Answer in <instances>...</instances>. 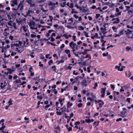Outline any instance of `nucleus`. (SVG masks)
<instances>
[{
	"label": "nucleus",
	"instance_id": "1",
	"mask_svg": "<svg viewBox=\"0 0 133 133\" xmlns=\"http://www.w3.org/2000/svg\"><path fill=\"white\" fill-rule=\"evenodd\" d=\"M73 17L76 19L78 18V20H75L74 21L73 19L72 18H70L67 21V23L70 25H74L76 23H78L81 22L82 21V18L81 16L78 17L76 14L73 15Z\"/></svg>",
	"mask_w": 133,
	"mask_h": 133
},
{
	"label": "nucleus",
	"instance_id": "2",
	"mask_svg": "<svg viewBox=\"0 0 133 133\" xmlns=\"http://www.w3.org/2000/svg\"><path fill=\"white\" fill-rule=\"evenodd\" d=\"M29 25L31 29L36 30V32L38 31L37 30L38 27L40 28L42 26L41 25L36 24L33 21L30 22Z\"/></svg>",
	"mask_w": 133,
	"mask_h": 133
},
{
	"label": "nucleus",
	"instance_id": "3",
	"mask_svg": "<svg viewBox=\"0 0 133 133\" xmlns=\"http://www.w3.org/2000/svg\"><path fill=\"white\" fill-rule=\"evenodd\" d=\"M28 26H26L25 25H23L20 28V31L21 32H25L24 35L26 36H28L30 33L28 30Z\"/></svg>",
	"mask_w": 133,
	"mask_h": 133
},
{
	"label": "nucleus",
	"instance_id": "4",
	"mask_svg": "<svg viewBox=\"0 0 133 133\" xmlns=\"http://www.w3.org/2000/svg\"><path fill=\"white\" fill-rule=\"evenodd\" d=\"M125 32L128 38H133V31L129 29H128L127 31H125Z\"/></svg>",
	"mask_w": 133,
	"mask_h": 133
},
{
	"label": "nucleus",
	"instance_id": "5",
	"mask_svg": "<svg viewBox=\"0 0 133 133\" xmlns=\"http://www.w3.org/2000/svg\"><path fill=\"white\" fill-rule=\"evenodd\" d=\"M69 46L72 49L75 48L76 50H78L79 48V46H78L76 43L73 41L69 43Z\"/></svg>",
	"mask_w": 133,
	"mask_h": 133
},
{
	"label": "nucleus",
	"instance_id": "6",
	"mask_svg": "<svg viewBox=\"0 0 133 133\" xmlns=\"http://www.w3.org/2000/svg\"><path fill=\"white\" fill-rule=\"evenodd\" d=\"M8 25L9 26V28H14L15 29L17 28L16 27V23H14L13 21H10L8 22Z\"/></svg>",
	"mask_w": 133,
	"mask_h": 133
},
{
	"label": "nucleus",
	"instance_id": "7",
	"mask_svg": "<svg viewBox=\"0 0 133 133\" xmlns=\"http://www.w3.org/2000/svg\"><path fill=\"white\" fill-rule=\"evenodd\" d=\"M24 2H21L18 5V8L16 10V11H20V12H21L22 10L23 9L24 7Z\"/></svg>",
	"mask_w": 133,
	"mask_h": 133
},
{
	"label": "nucleus",
	"instance_id": "8",
	"mask_svg": "<svg viewBox=\"0 0 133 133\" xmlns=\"http://www.w3.org/2000/svg\"><path fill=\"white\" fill-rule=\"evenodd\" d=\"M60 107H57L56 108V113L57 115H62V113L63 112V110H62L61 111V110L59 109Z\"/></svg>",
	"mask_w": 133,
	"mask_h": 133
},
{
	"label": "nucleus",
	"instance_id": "9",
	"mask_svg": "<svg viewBox=\"0 0 133 133\" xmlns=\"http://www.w3.org/2000/svg\"><path fill=\"white\" fill-rule=\"evenodd\" d=\"M88 50L87 49H85L84 51V52L82 53H79L78 52H77V53H75V55L77 56H78V55H80L81 54H82L83 55H86L87 53V52Z\"/></svg>",
	"mask_w": 133,
	"mask_h": 133
},
{
	"label": "nucleus",
	"instance_id": "10",
	"mask_svg": "<svg viewBox=\"0 0 133 133\" xmlns=\"http://www.w3.org/2000/svg\"><path fill=\"white\" fill-rule=\"evenodd\" d=\"M115 10L116 12V13L115 14L116 16L117 17L121 15L122 11H119V10L118 8H116Z\"/></svg>",
	"mask_w": 133,
	"mask_h": 133
},
{
	"label": "nucleus",
	"instance_id": "11",
	"mask_svg": "<svg viewBox=\"0 0 133 133\" xmlns=\"http://www.w3.org/2000/svg\"><path fill=\"white\" fill-rule=\"evenodd\" d=\"M112 21H114L113 22V24H117L119 23L120 22L119 18L118 17L113 18L112 19Z\"/></svg>",
	"mask_w": 133,
	"mask_h": 133
},
{
	"label": "nucleus",
	"instance_id": "12",
	"mask_svg": "<svg viewBox=\"0 0 133 133\" xmlns=\"http://www.w3.org/2000/svg\"><path fill=\"white\" fill-rule=\"evenodd\" d=\"M54 131L55 133H59L60 132V129L59 127L57 126L56 128H54Z\"/></svg>",
	"mask_w": 133,
	"mask_h": 133
},
{
	"label": "nucleus",
	"instance_id": "13",
	"mask_svg": "<svg viewBox=\"0 0 133 133\" xmlns=\"http://www.w3.org/2000/svg\"><path fill=\"white\" fill-rule=\"evenodd\" d=\"M65 53L68 55V57L69 58H70L71 56V55L70 54V51L69 49H66L64 50Z\"/></svg>",
	"mask_w": 133,
	"mask_h": 133
},
{
	"label": "nucleus",
	"instance_id": "14",
	"mask_svg": "<svg viewBox=\"0 0 133 133\" xmlns=\"http://www.w3.org/2000/svg\"><path fill=\"white\" fill-rule=\"evenodd\" d=\"M30 36L32 38L37 37L38 39H39L41 37L40 35H37L35 34H31Z\"/></svg>",
	"mask_w": 133,
	"mask_h": 133
},
{
	"label": "nucleus",
	"instance_id": "15",
	"mask_svg": "<svg viewBox=\"0 0 133 133\" xmlns=\"http://www.w3.org/2000/svg\"><path fill=\"white\" fill-rule=\"evenodd\" d=\"M106 89L105 88H101V92L102 94L101 97H104V94L105 92Z\"/></svg>",
	"mask_w": 133,
	"mask_h": 133
},
{
	"label": "nucleus",
	"instance_id": "16",
	"mask_svg": "<svg viewBox=\"0 0 133 133\" xmlns=\"http://www.w3.org/2000/svg\"><path fill=\"white\" fill-rule=\"evenodd\" d=\"M81 84L82 86L86 87L87 85L86 80L85 79L83 80L81 82Z\"/></svg>",
	"mask_w": 133,
	"mask_h": 133
},
{
	"label": "nucleus",
	"instance_id": "17",
	"mask_svg": "<svg viewBox=\"0 0 133 133\" xmlns=\"http://www.w3.org/2000/svg\"><path fill=\"white\" fill-rule=\"evenodd\" d=\"M16 51L17 50L18 52L20 53L22 52L23 50V48L22 47H19L18 48L17 47L16 48Z\"/></svg>",
	"mask_w": 133,
	"mask_h": 133
},
{
	"label": "nucleus",
	"instance_id": "18",
	"mask_svg": "<svg viewBox=\"0 0 133 133\" xmlns=\"http://www.w3.org/2000/svg\"><path fill=\"white\" fill-rule=\"evenodd\" d=\"M126 112L124 111H121L120 113L121 116L123 118L127 116V115L125 114Z\"/></svg>",
	"mask_w": 133,
	"mask_h": 133
},
{
	"label": "nucleus",
	"instance_id": "19",
	"mask_svg": "<svg viewBox=\"0 0 133 133\" xmlns=\"http://www.w3.org/2000/svg\"><path fill=\"white\" fill-rule=\"evenodd\" d=\"M81 5H79V4H75V6L76 8H77L79 9L80 10L82 11L83 9L82 7L80 6Z\"/></svg>",
	"mask_w": 133,
	"mask_h": 133
},
{
	"label": "nucleus",
	"instance_id": "20",
	"mask_svg": "<svg viewBox=\"0 0 133 133\" xmlns=\"http://www.w3.org/2000/svg\"><path fill=\"white\" fill-rule=\"evenodd\" d=\"M101 32L104 35L105 34L107 33L106 31V29L105 28H101Z\"/></svg>",
	"mask_w": 133,
	"mask_h": 133
},
{
	"label": "nucleus",
	"instance_id": "21",
	"mask_svg": "<svg viewBox=\"0 0 133 133\" xmlns=\"http://www.w3.org/2000/svg\"><path fill=\"white\" fill-rule=\"evenodd\" d=\"M6 23L3 22H1L0 23V28L2 27H5L6 25Z\"/></svg>",
	"mask_w": 133,
	"mask_h": 133
},
{
	"label": "nucleus",
	"instance_id": "22",
	"mask_svg": "<svg viewBox=\"0 0 133 133\" xmlns=\"http://www.w3.org/2000/svg\"><path fill=\"white\" fill-rule=\"evenodd\" d=\"M48 5L49 6H54L55 5V3L52 2L50 1L48 2Z\"/></svg>",
	"mask_w": 133,
	"mask_h": 133
},
{
	"label": "nucleus",
	"instance_id": "23",
	"mask_svg": "<svg viewBox=\"0 0 133 133\" xmlns=\"http://www.w3.org/2000/svg\"><path fill=\"white\" fill-rule=\"evenodd\" d=\"M26 20V19L25 18H24L23 19H21L20 20L19 19L17 20L16 19V21L19 24L20 23H21L22 21H25Z\"/></svg>",
	"mask_w": 133,
	"mask_h": 133
},
{
	"label": "nucleus",
	"instance_id": "24",
	"mask_svg": "<svg viewBox=\"0 0 133 133\" xmlns=\"http://www.w3.org/2000/svg\"><path fill=\"white\" fill-rule=\"evenodd\" d=\"M84 6H83V9H82V11L83 12H86L87 11V9H84V8L86 6V3H84Z\"/></svg>",
	"mask_w": 133,
	"mask_h": 133
},
{
	"label": "nucleus",
	"instance_id": "25",
	"mask_svg": "<svg viewBox=\"0 0 133 133\" xmlns=\"http://www.w3.org/2000/svg\"><path fill=\"white\" fill-rule=\"evenodd\" d=\"M9 39L12 41L15 40V38L14 36L12 35H10L9 37Z\"/></svg>",
	"mask_w": 133,
	"mask_h": 133
},
{
	"label": "nucleus",
	"instance_id": "26",
	"mask_svg": "<svg viewBox=\"0 0 133 133\" xmlns=\"http://www.w3.org/2000/svg\"><path fill=\"white\" fill-rule=\"evenodd\" d=\"M99 37H98V39H100V38H104V36H103L102 34V33L101 32H100L99 34Z\"/></svg>",
	"mask_w": 133,
	"mask_h": 133
},
{
	"label": "nucleus",
	"instance_id": "27",
	"mask_svg": "<svg viewBox=\"0 0 133 133\" xmlns=\"http://www.w3.org/2000/svg\"><path fill=\"white\" fill-rule=\"evenodd\" d=\"M14 45L16 47H17L19 48V47H21V42H19V44L18 43L14 44Z\"/></svg>",
	"mask_w": 133,
	"mask_h": 133
},
{
	"label": "nucleus",
	"instance_id": "28",
	"mask_svg": "<svg viewBox=\"0 0 133 133\" xmlns=\"http://www.w3.org/2000/svg\"><path fill=\"white\" fill-rule=\"evenodd\" d=\"M6 84H4L3 83H1V85H0V87H1V89H3L4 88V87H5L6 86Z\"/></svg>",
	"mask_w": 133,
	"mask_h": 133
},
{
	"label": "nucleus",
	"instance_id": "29",
	"mask_svg": "<svg viewBox=\"0 0 133 133\" xmlns=\"http://www.w3.org/2000/svg\"><path fill=\"white\" fill-rule=\"evenodd\" d=\"M78 79V77H76L75 79L74 80V81L72 82V84H74L76 82Z\"/></svg>",
	"mask_w": 133,
	"mask_h": 133
},
{
	"label": "nucleus",
	"instance_id": "30",
	"mask_svg": "<svg viewBox=\"0 0 133 133\" xmlns=\"http://www.w3.org/2000/svg\"><path fill=\"white\" fill-rule=\"evenodd\" d=\"M21 80L20 79L16 80V81L14 82V83H21Z\"/></svg>",
	"mask_w": 133,
	"mask_h": 133
},
{
	"label": "nucleus",
	"instance_id": "31",
	"mask_svg": "<svg viewBox=\"0 0 133 133\" xmlns=\"http://www.w3.org/2000/svg\"><path fill=\"white\" fill-rule=\"evenodd\" d=\"M126 51H127L129 52V50H131H131V47H129V46H127L125 48Z\"/></svg>",
	"mask_w": 133,
	"mask_h": 133
},
{
	"label": "nucleus",
	"instance_id": "32",
	"mask_svg": "<svg viewBox=\"0 0 133 133\" xmlns=\"http://www.w3.org/2000/svg\"><path fill=\"white\" fill-rule=\"evenodd\" d=\"M12 100L11 99H9V101L8 102L9 105L8 106L10 107V106L12 104Z\"/></svg>",
	"mask_w": 133,
	"mask_h": 133
},
{
	"label": "nucleus",
	"instance_id": "33",
	"mask_svg": "<svg viewBox=\"0 0 133 133\" xmlns=\"http://www.w3.org/2000/svg\"><path fill=\"white\" fill-rule=\"evenodd\" d=\"M73 105V104L72 103H70V102H68L67 104V107L68 108L69 107H70L71 106Z\"/></svg>",
	"mask_w": 133,
	"mask_h": 133
},
{
	"label": "nucleus",
	"instance_id": "34",
	"mask_svg": "<svg viewBox=\"0 0 133 133\" xmlns=\"http://www.w3.org/2000/svg\"><path fill=\"white\" fill-rule=\"evenodd\" d=\"M60 5L62 7H64L66 5V2H64L62 3H61Z\"/></svg>",
	"mask_w": 133,
	"mask_h": 133
},
{
	"label": "nucleus",
	"instance_id": "35",
	"mask_svg": "<svg viewBox=\"0 0 133 133\" xmlns=\"http://www.w3.org/2000/svg\"><path fill=\"white\" fill-rule=\"evenodd\" d=\"M63 101V100L60 98H59L58 100V101L59 102L60 104H61V105L62 106L63 105V103L62 102Z\"/></svg>",
	"mask_w": 133,
	"mask_h": 133
},
{
	"label": "nucleus",
	"instance_id": "36",
	"mask_svg": "<svg viewBox=\"0 0 133 133\" xmlns=\"http://www.w3.org/2000/svg\"><path fill=\"white\" fill-rule=\"evenodd\" d=\"M17 0H14L13 1H11L10 2L11 3H12L15 5L17 4Z\"/></svg>",
	"mask_w": 133,
	"mask_h": 133
},
{
	"label": "nucleus",
	"instance_id": "37",
	"mask_svg": "<svg viewBox=\"0 0 133 133\" xmlns=\"http://www.w3.org/2000/svg\"><path fill=\"white\" fill-rule=\"evenodd\" d=\"M33 2V0H26V2L29 4H32Z\"/></svg>",
	"mask_w": 133,
	"mask_h": 133
},
{
	"label": "nucleus",
	"instance_id": "38",
	"mask_svg": "<svg viewBox=\"0 0 133 133\" xmlns=\"http://www.w3.org/2000/svg\"><path fill=\"white\" fill-rule=\"evenodd\" d=\"M117 28L115 26H113L112 27V29L114 31V32H117L116 29Z\"/></svg>",
	"mask_w": 133,
	"mask_h": 133
},
{
	"label": "nucleus",
	"instance_id": "39",
	"mask_svg": "<svg viewBox=\"0 0 133 133\" xmlns=\"http://www.w3.org/2000/svg\"><path fill=\"white\" fill-rule=\"evenodd\" d=\"M78 30H83L84 28L81 26H79L78 27Z\"/></svg>",
	"mask_w": 133,
	"mask_h": 133
},
{
	"label": "nucleus",
	"instance_id": "40",
	"mask_svg": "<svg viewBox=\"0 0 133 133\" xmlns=\"http://www.w3.org/2000/svg\"><path fill=\"white\" fill-rule=\"evenodd\" d=\"M4 120V119H2L0 121V124H1L2 126L4 125V123H3Z\"/></svg>",
	"mask_w": 133,
	"mask_h": 133
},
{
	"label": "nucleus",
	"instance_id": "41",
	"mask_svg": "<svg viewBox=\"0 0 133 133\" xmlns=\"http://www.w3.org/2000/svg\"><path fill=\"white\" fill-rule=\"evenodd\" d=\"M72 65V64H69V66L66 69V70L68 69H69L70 70H71V69L72 68V67L71 66H70Z\"/></svg>",
	"mask_w": 133,
	"mask_h": 133
},
{
	"label": "nucleus",
	"instance_id": "42",
	"mask_svg": "<svg viewBox=\"0 0 133 133\" xmlns=\"http://www.w3.org/2000/svg\"><path fill=\"white\" fill-rule=\"evenodd\" d=\"M77 13V11H75L73 9H72L71 11V13L72 14H76Z\"/></svg>",
	"mask_w": 133,
	"mask_h": 133
},
{
	"label": "nucleus",
	"instance_id": "43",
	"mask_svg": "<svg viewBox=\"0 0 133 133\" xmlns=\"http://www.w3.org/2000/svg\"><path fill=\"white\" fill-rule=\"evenodd\" d=\"M51 69L52 70L55 71H56V66H52Z\"/></svg>",
	"mask_w": 133,
	"mask_h": 133
},
{
	"label": "nucleus",
	"instance_id": "44",
	"mask_svg": "<svg viewBox=\"0 0 133 133\" xmlns=\"http://www.w3.org/2000/svg\"><path fill=\"white\" fill-rule=\"evenodd\" d=\"M5 125L2 126V127H0V130H1L2 132V131H4L3 130L5 128Z\"/></svg>",
	"mask_w": 133,
	"mask_h": 133
},
{
	"label": "nucleus",
	"instance_id": "45",
	"mask_svg": "<svg viewBox=\"0 0 133 133\" xmlns=\"http://www.w3.org/2000/svg\"><path fill=\"white\" fill-rule=\"evenodd\" d=\"M6 26L7 28H6L5 29H4V32H5L6 31H8L9 30V27L7 25H6L5 26Z\"/></svg>",
	"mask_w": 133,
	"mask_h": 133
},
{
	"label": "nucleus",
	"instance_id": "46",
	"mask_svg": "<svg viewBox=\"0 0 133 133\" xmlns=\"http://www.w3.org/2000/svg\"><path fill=\"white\" fill-rule=\"evenodd\" d=\"M83 33L86 37H89V36L88 35V33L86 32H84Z\"/></svg>",
	"mask_w": 133,
	"mask_h": 133
},
{
	"label": "nucleus",
	"instance_id": "47",
	"mask_svg": "<svg viewBox=\"0 0 133 133\" xmlns=\"http://www.w3.org/2000/svg\"><path fill=\"white\" fill-rule=\"evenodd\" d=\"M23 68L24 71H25L28 70V67L27 65L24 66Z\"/></svg>",
	"mask_w": 133,
	"mask_h": 133
},
{
	"label": "nucleus",
	"instance_id": "48",
	"mask_svg": "<svg viewBox=\"0 0 133 133\" xmlns=\"http://www.w3.org/2000/svg\"><path fill=\"white\" fill-rule=\"evenodd\" d=\"M4 20V18H3L1 16H0V23H1V22H3V21Z\"/></svg>",
	"mask_w": 133,
	"mask_h": 133
},
{
	"label": "nucleus",
	"instance_id": "49",
	"mask_svg": "<svg viewBox=\"0 0 133 133\" xmlns=\"http://www.w3.org/2000/svg\"><path fill=\"white\" fill-rule=\"evenodd\" d=\"M53 31L52 30H49L48 32V33L47 34V37H48V36H50L49 34Z\"/></svg>",
	"mask_w": 133,
	"mask_h": 133
},
{
	"label": "nucleus",
	"instance_id": "50",
	"mask_svg": "<svg viewBox=\"0 0 133 133\" xmlns=\"http://www.w3.org/2000/svg\"><path fill=\"white\" fill-rule=\"evenodd\" d=\"M95 18L96 19H98L100 16V14H96V15Z\"/></svg>",
	"mask_w": 133,
	"mask_h": 133
},
{
	"label": "nucleus",
	"instance_id": "51",
	"mask_svg": "<svg viewBox=\"0 0 133 133\" xmlns=\"http://www.w3.org/2000/svg\"><path fill=\"white\" fill-rule=\"evenodd\" d=\"M63 36L64 37L67 39H68V35L65 34H64Z\"/></svg>",
	"mask_w": 133,
	"mask_h": 133
},
{
	"label": "nucleus",
	"instance_id": "52",
	"mask_svg": "<svg viewBox=\"0 0 133 133\" xmlns=\"http://www.w3.org/2000/svg\"><path fill=\"white\" fill-rule=\"evenodd\" d=\"M33 79L34 80H37L38 81H39V77L38 76H37V77H34L33 78Z\"/></svg>",
	"mask_w": 133,
	"mask_h": 133
},
{
	"label": "nucleus",
	"instance_id": "53",
	"mask_svg": "<svg viewBox=\"0 0 133 133\" xmlns=\"http://www.w3.org/2000/svg\"><path fill=\"white\" fill-rule=\"evenodd\" d=\"M77 106L78 107H81L83 106V104L81 103H79L77 105Z\"/></svg>",
	"mask_w": 133,
	"mask_h": 133
},
{
	"label": "nucleus",
	"instance_id": "54",
	"mask_svg": "<svg viewBox=\"0 0 133 133\" xmlns=\"http://www.w3.org/2000/svg\"><path fill=\"white\" fill-rule=\"evenodd\" d=\"M94 85H95V86L94 87H93V88L94 89H96V87H97V86H98V84H97V83H95L94 84Z\"/></svg>",
	"mask_w": 133,
	"mask_h": 133
},
{
	"label": "nucleus",
	"instance_id": "55",
	"mask_svg": "<svg viewBox=\"0 0 133 133\" xmlns=\"http://www.w3.org/2000/svg\"><path fill=\"white\" fill-rule=\"evenodd\" d=\"M24 45L26 46H28L29 45V43L28 42H26V43H24Z\"/></svg>",
	"mask_w": 133,
	"mask_h": 133
},
{
	"label": "nucleus",
	"instance_id": "56",
	"mask_svg": "<svg viewBox=\"0 0 133 133\" xmlns=\"http://www.w3.org/2000/svg\"><path fill=\"white\" fill-rule=\"evenodd\" d=\"M72 37L73 38L72 40L74 41H76V36L75 35L73 36H72Z\"/></svg>",
	"mask_w": 133,
	"mask_h": 133
},
{
	"label": "nucleus",
	"instance_id": "57",
	"mask_svg": "<svg viewBox=\"0 0 133 133\" xmlns=\"http://www.w3.org/2000/svg\"><path fill=\"white\" fill-rule=\"evenodd\" d=\"M65 46V45L64 44H62V45L60 47V48L61 49H63Z\"/></svg>",
	"mask_w": 133,
	"mask_h": 133
},
{
	"label": "nucleus",
	"instance_id": "58",
	"mask_svg": "<svg viewBox=\"0 0 133 133\" xmlns=\"http://www.w3.org/2000/svg\"><path fill=\"white\" fill-rule=\"evenodd\" d=\"M123 3L125 5H126L127 4L128 5L129 4V2L128 1H124V2Z\"/></svg>",
	"mask_w": 133,
	"mask_h": 133
},
{
	"label": "nucleus",
	"instance_id": "59",
	"mask_svg": "<svg viewBox=\"0 0 133 133\" xmlns=\"http://www.w3.org/2000/svg\"><path fill=\"white\" fill-rule=\"evenodd\" d=\"M3 60H4V63H5L6 64L8 63V61L6 60V59L5 58H3Z\"/></svg>",
	"mask_w": 133,
	"mask_h": 133
},
{
	"label": "nucleus",
	"instance_id": "60",
	"mask_svg": "<svg viewBox=\"0 0 133 133\" xmlns=\"http://www.w3.org/2000/svg\"><path fill=\"white\" fill-rule=\"evenodd\" d=\"M123 31L122 30H121L119 31V35L121 36V35H123Z\"/></svg>",
	"mask_w": 133,
	"mask_h": 133
},
{
	"label": "nucleus",
	"instance_id": "61",
	"mask_svg": "<svg viewBox=\"0 0 133 133\" xmlns=\"http://www.w3.org/2000/svg\"><path fill=\"white\" fill-rule=\"evenodd\" d=\"M69 7V8H73L74 7V5H73V3H70V5Z\"/></svg>",
	"mask_w": 133,
	"mask_h": 133
},
{
	"label": "nucleus",
	"instance_id": "62",
	"mask_svg": "<svg viewBox=\"0 0 133 133\" xmlns=\"http://www.w3.org/2000/svg\"><path fill=\"white\" fill-rule=\"evenodd\" d=\"M76 71L75 70L73 71V75H78V74L77 72H76Z\"/></svg>",
	"mask_w": 133,
	"mask_h": 133
},
{
	"label": "nucleus",
	"instance_id": "63",
	"mask_svg": "<svg viewBox=\"0 0 133 133\" xmlns=\"http://www.w3.org/2000/svg\"><path fill=\"white\" fill-rule=\"evenodd\" d=\"M67 129L69 131H70L72 130V127H69Z\"/></svg>",
	"mask_w": 133,
	"mask_h": 133
},
{
	"label": "nucleus",
	"instance_id": "64",
	"mask_svg": "<svg viewBox=\"0 0 133 133\" xmlns=\"http://www.w3.org/2000/svg\"><path fill=\"white\" fill-rule=\"evenodd\" d=\"M53 63V61L52 60H50L48 62L49 64L50 65L51 64V63Z\"/></svg>",
	"mask_w": 133,
	"mask_h": 133
}]
</instances>
